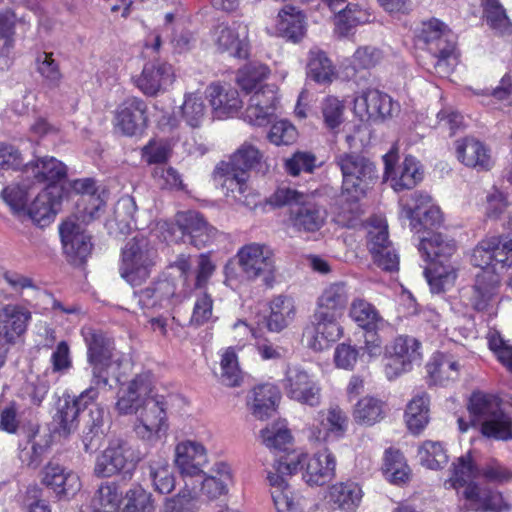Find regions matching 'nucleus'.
<instances>
[{
	"label": "nucleus",
	"instance_id": "0eeeda50",
	"mask_svg": "<svg viewBox=\"0 0 512 512\" xmlns=\"http://www.w3.org/2000/svg\"><path fill=\"white\" fill-rule=\"evenodd\" d=\"M142 460V454L129 441L123 438L111 439L107 447L100 452L93 467L97 478H110L122 474L131 479L136 465Z\"/></svg>",
	"mask_w": 512,
	"mask_h": 512
},
{
	"label": "nucleus",
	"instance_id": "13d9d810",
	"mask_svg": "<svg viewBox=\"0 0 512 512\" xmlns=\"http://www.w3.org/2000/svg\"><path fill=\"white\" fill-rule=\"evenodd\" d=\"M182 117L192 128H197L203 122L206 115L204 99L197 93H190L185 96L181 106Z\"/></svg>",
	"mask_w": 512,
	"mask_h": 512
},
{
	"label": "nucleus",
	"instance_id": "4c0bfd02",
	"mask_svg": "<svg viewBox=\"0 0 512 512\" xmlns=\"http://www.w3.org/2000/svg\"><path fill=\"white\" fill-rule=\"evenodd\" d=\"M231 475L229 467L224 462L216 463L212 469V474L206 475L203 472V478L195 479L197 489L208 499H216L227 492V482Z\"/></svg>",
	"mask_w": 512,
	"mask_h": 512
},
{
	"label": "nucleus",
	"instance_id": "6e6d98bb",
	"mask_svg": "<svg viewBox=\"0 0 512 512\" xmlns=\"http://www.w3.org/2000/svg\"><path fill=\"white\" fill-rule=\"evenodd\" d=\"M421 465L431 470L442 469L448 463V455L440 442L425 441L418 449Z\"/></svg>",
	"mask_w": 512,
	"mask_h": 512
},
{
	"label": "nucleus",
	"instance_id": "69168bd1",
	"mask_svg": "<svg viewBox=\"0 0 512 512\" xmlns=\"http://www.w3.org/2000/svg\"><path fill=\"white\" fill-rule=\"evenodd\" d=\"M263 443L270 449L276 451H288L292 436L287 428L275 427L265 428L261 431Z\"/></svg>",
	"mask_w": 512,
	"mask_h": 512
},
{
	"label": "nucleus",
	"instance_id": "e2e57ef3",
	"mask_svg": "<svg viewBox=\"0 0 512 512\" xmlns=\"http://www.w3.org/2000/svg\"><path fill=\"white\" fill-rule=\"evenodd\" d=\"M221 377L222 384L228 387L239 386L241 381V371L238 367V361L235 351L228 348L221 359Z\"/></svg>",
	"mask_w": 512,
	"mask_h": 512
},
{
	"label": "nucleus",
	"instance_id": "4be33fe9",
	"mask_svg": "<svg viewBox=\"0 0 512 512\" xmlns=\"http://www.w3.org/2000/svg\"><path fill=\"white\" fill-rule=\"evenodd\" d=\"M461 498L464 501L461 506L463 512H502L510 509L499 491L482 487L476 482L464 487Z\"/></svg>",
	"mask_w": 512,
	"mask_h": 512
},
{
	"label": "nucleus",
	"instance_id": "680f3d73",
	"mask_svg": "<svg viewBox=\"0 0 512 512\" xmlns=\"http://www.w3.org/2000/svg\"><path fill=\"white\" fill-rule=\"evenodd\" d=\"M316 160V156L311 152L297 151L285 159L284 168L293 177L299 176L302 172L313 173L316 168Z\"/></svg>",
	"mask_w": 512,
	"mask_h": 512
},
{
	"label": "nucleus",
	"instance_id": "72a5a7b5",
	"mask_svg": "<svg viewBox=\"0 0 512 512\" xmlns=\"http://www.w3.org/2000/svg\"><path fill=\"white\" fill-rule=\"evenodd\" d=\"M24 172L32 174L39 183H47L49 190L56 187L53 184L63 180L66 177V166L54 157L35 155L34 160L26 162Z\"/></svg>",
	"mask_w": 512,
	"mask_h": 512
},
{
	"label": "nucleus",
	"instance_id": "09e8293b",
	"mask_svg": "<svg viewBox=\"0 0 512 512\" xmlns=\"http://www.w3.org/2000/svg\"><path fill=\"white\" fill-rule=\"evenodd\" d=\"M370 15L360 9L357 4H347L345 8L339 9L335 17V31L346 36L352 28L359 24L369 22Z\"/></svg>",
	"mask_w": 512,
	"mask_h": 512
},
{
	"label": "nucleus",
	"instance_id": "5fc2aeb1",
	"mask_svg": "<svg viewBox=\"0 0 512 512\" xmlns=\"http://www.w3.org/2000/svg\"><path fill=\"white\" fill-rule=\"evenodd\" d=\"M37 72L43 78V83L49 89H56L62 81L59 64L53 58L52 52H40L36 56Z\"/></svg>",
	"mask_w": 512,
	"mask_h": 512
},
{
	"label": "nucleus",
	"instance_id": "f3484780",
	"mask_svg": "<svg viewBox=\"0 0 512 512\" xmlns=\"http://www.w3.org/2000/svg\"><path fill=\"white\" fill-rule=\"evenodd\" d=\"M191 267L190 255L186 254L178 255L168 267V269L178 274L179 280L182 282V288L188 289L189 294L193 290L206 288L216 269L208 254L198 256L194 275L191 273Z\"/></svg>",
	"mask_w": 512,
	"mask_h": 512
},
{
	"label": "nucleus",
	"instance_id": "37998d69",
	"mask_svg": "<svg viewBox=\"0 0 512 512\" xmlns=\"http://www.w3.org/2000/svg\"><path fill=\"white\" fill-rule=\"evenodd\" d=\"M426 368L434 384L445 385L458 378L460 365L452 355L438 352Z\"/></svg>",
	"mask_w": 512,
	"mask_h": 512
},
{
	"label": "nucleus",
	"instance_id": "a211bd4d",
	"mask_svg": "<svg viewBox=\"0 0 512 512\" xmlns=\"http://www.w3.org/2000/svg\"><path fill=\"white\" fill-rule=\"evenodd\" d=\"M282 382L290 399L310 407L321 403V388L300 366H288Z\"/></svg>",
	"mask_w": 512,
	"mask_h": 512
},
{
	"label": "nucleus",
	"instance_id": "4468645a",
	"mask_svg": "<svg viewBox=\"0 0 512 512\" xmlns=\"http://www.w3.org/2000/svg\"><path fill=\"white\" fill-rule=\"evenodd\" d=\"M174 462L185 482V487L197 490L194 480L203 478V468L208 463L204 446L190 440L178 443L175 447Z\"/></svg>",
	"mask_w": 512,
	"mask_h": 512
},
{
	"label": "nucleus",
	"instance_id": "2eb2a0df",
	"mask_svg": "<svg viewBox=\"0 0 512 512\" xmlns=\"http://www.w3.org/2000/svg\"><path fill=\"white\" fill-rule=\"evenodd\" d=\"M420 343L409 336H398L384 346L385 374L389 380L411 370L412 362L419 358Z\"/></svg>",
	"mask_w": 512,
	"mask_h": 512
},
{
	"label": "nucleus",
	"instance_id": "49530a36",
	"mask_svg": "<svg viewBox=\"0 0 512 512\" xmlns=\"http://www.w3.org/2000/svg\"><path fill=\"white\" fill-rule=\"evenodd\" d=\"M262 159V153L250 143H243L230 157L227 163L221 165L233 171L248 174L256 168Z\"/></svg>",
	"mask_w": 512,
	"mask_h": 512
},
{
	"label": "nucleus",
	"instance_id": "bf43d9fd",
	"mask_svg": "<svg viewBox=\"0 0 512 512\" xmlns=\"http://www.w3.org/2000/svg\"><path fill=\"white\" fill-rule=\"evenodd\" d=\"M92 512H116L119 506L117 486L113 482L102 483L93 498Z\"/></svg>",
	"mask_w": 512,
	"mask_h": 512
},
{
	"label": "nucleus",
	"instance_id": "a19ab883",
	"mask_svg": "<svg viewBox=\"0 0 512 512\" xmlns=\"http://www.w3.org/2000/svg\"><path fill=\"white\" fill-rule=\"evenodd\" d=\"M450 471L451 476L444 482V486L447 489L459 490L473 482L474 478L480 477V467L475 464L470 452L458 457L452 463Z\"/></svg>",
	"mask_w": 512,
	"mask_h": 512
},
{
	"label": "nucleus",
	"instance_id": "bb28decb",
	"mask_svg": "<svg viewBox=\"0 0 512 512\" xmlns=\"http://www.w3.org/2000/svg\"><path fill=\"white\" fill-rule=\"evenodd\" d=\"M152 382L149 374L136 375L125 389L120 391L116 409L120 414H135L151 397Z\"/></svg>",
	"mask_w": 512,
	"mask_h": 512
},
{
	"label": "nucleus",
	"instance_id": "338daca9",
	"mask_svg": "<svg viewBox=\"0 0 512 512\" xmlns=\"http://www.w3.org/2000/svg\"><path fill=\"white\" fill-rule=\"evenodd\" d=\"M196 494L197 490L185 487L176 496L166 500L163 512H196Z\"/></svg>",
	"mask_w": 512,
	"mask_h": 512
},
{
	"label": "nucleus",
	"instance_id": "39448f33",
	"mask_svg": "<svg viewBox=\"0 0 512 512\" xmlns=\"http://www.w3.org/2000/svg\"><path fill=\"white\" fill-rule=\"evenodd\" d=\"M468 410L473 426L479 425L483 436L495 440L512 439V419L501 409L498 400L482 392H474Z\"/></svg>",
	"mask_w": 512,
	"mask_h": 512
},
{
	"label": "nucleus",
	"instance_id": "6e6552de",
	"mask_svg": "<svg viewBox=\"0 0 512 512\" xmlns=\"http://www.w3.org/2000/svg\"><path fill=\"white\" fill-rule=\"evenodd\" d=\"M156 257V250L146 238H132L122 250L121 277L133 286L140 285L149 278Z\"/></svg>",
	"mask_w": 512,
	"mask_h": 512
},
{
	"label": "nucleus",
	"instance_id": "2f4dec72",
	"mask_svg": "<svg viewBox=\"0 0 512 512\" xmlns=\"http://www.w3.org/2000/svg\"><path fill=\"white\" fill-rule=\"evenodd\" d=\"M457 159L469 168L488 171L492 167L490 150L484 143L473 137L456 141Z\"/></svg>",
	"mask_w": 512,
	"mask_h": 512
},
{
	"label": "nucleus",
	"instance_id": "423d86ee",
	"mask_svg": "<svg viewBox=\"0 0 512 512\" xmlns=\"http://www.w3.org/2000/svg\"><path fill=\"white\" fill-rule=\"evenodd\" d=\"M334 163L342 174V192L353 200L365 196L379 178L375 163L362 153H339L335 156Z\"/></svg>",
	"mask_w": 512,
	"mask_h": 512
},
{
	"label": "nucleus",
	"instance_id": "e433bc0d",
	"mask_svg": "<svg viewBox=\"0 0 512 512\" xmlns=\"http://www.w3.org/2000/svg\"><path fill=\"white\" fill-rule=\"evenodd\" d=\"M38 433L39 425L36 423L29 422L21 428V434L24 435L27 443H32V445L30 449H21L19 458L23 464L33 469L40 466L49 449V440L47 438L35 441Z\"/></svg>",
	"mask_w": 512,
	"mask_h": 512
},
{
	"label": "nucleus",
	"instance_id": "8fccbe9b",
	"mask_svg": "<svg viewBox=\"0 0 512 512\" xmlns=\"http://www.w3.org/2000/svg\"><path fill=\"white\" fill-rule=\"evenodd\" d=\"M151 286L161 308H168L190 295L188 289H178L174 279L170 277L158 279Z\"/></svg>",
	"mask_w": 512,
	"mask_h": 512
},
{
	"label": "nucleus",
	"instance_id": "b1692460",
	"mask_svg": "<svg viewBox=\"0 0 512 512\" xmlns=\"http://www.w3.org/2000/svg\"><path fill=\"white\" fill-rule=\"evenodd\" d=\"M136 87L146 96H156L165 91L174 81L170 64L159 60L147 62L139 76L133 78Z\"/></svg>",
	"mask_w": 512,
	"mask_h": 512
},
{
	"label": "nucleus",
	"instance_id": "603ef678",
	"mask_svg": "<svg viewBox=\"0 0 512 512\" xmlns=\"http://www.w3.org/2000/svg\"><path fill=\"white\" fill-rule=\"evenodd\" d=\"M362 497L360 487L354 482L338 483L330 488V499L344 510H353Z\"/></svg>",
	"mask_w": 512,
	"mask_h": 512
},
{
	"label": "nucleus",
	"instance_id": "f257e3e1",
	"mask_svg": "<svg viewBox=\"0 0 512 512\" xmlns=\"http://www.w3.org/2000/svg\"><path fill=\"white\" fill-rule=\"evenodd\" d=\"M336 460L328 450L312 457L295 452L281 456L275 463V473L269 472L267 479L272 487L271 496L278 512H300L298 503L286 483L285 475L302 472L303 480L310 486H323L335 476Z\"/></svg>",
	"mask_w": 512,
	"mask_h": 512
},
{
	"label": "nucleus",
	"instance_id": "de8ad7c7",
	"mask_svg": "<svg viewBox=\"0 0 512 512\" xmlns=\"http://www.w3.org/2000/svg\"><path fill=\"white\" fill-rule=\"evenodd\" d=\"M405 420L408 429L414 433H420L429 422V397L422 394L413 398L407 405Z\"/></svg>",
	"mask_w": 512,
	"mask_h": 512
},
{
	"label": "nucleus",
	"instance_id": "dca6fc26",
	"mask_svg": "<svg viewBox=\"0 0 512 512\" xmlns=\"http://www.w3.org/2000/svg\"><path fill=\"white\" fill-rule=\"evenodd\" d=\"M135 415L138 423L134 431L142 440L156 441L160 438V433L167 429L166 402L162 396L151 395Z\"/></svg>",
	"mask_w": 512,
	"mask_h": 512
},
{
	"label": "nucleus",
	"instance_id": "473e14b6",
	"mask_svg": "<svg viewBox=\"0 0 512 512\" xmlns=\"http://www.w3.org/2000/svg\"><path fill=\"white\" fill-rule=\"evenodd\" d=\"M206 96L217 118L233 116L242 108V100L235 88L229 85L210 84Z\"/></svg>",
	"mask_w": 512,
	"mask_h": 512
},
{
	"label": "nucleus",
	"instance_id": "c756f323",
	"mask_svg": "<svg viewBox=\"0 0 512 512\" xmlns=\"http://www.w3.org/2000/svg\"><path fill=\"white\" fill-rule=\"evenodd\" d=\"M42 483L53 490L58 498L73 496L81 486L76 473L53 460L44 467Z\"/></svg>",
	"mask_w": 512,
	"mask_h": 512
},
{
	"label": "nucleus",
	"instance_id": "7c9ffc66",
	"mask_svg": "<svg viewBox=\"0 0 512 512\" xmlns=\"http://www.w3.org/2000/svg\"><path fill=\"white\" fill-rule=\"evenodd\" d=\"M31 319L30 310L23 305H0V335L8 341H17L26 332Z\"/></svg>",
	"mask_w": 512,
	"mask_h": 512
},
{
	"label": "nucleus",
	"instance_id": "5701e85b",
	"mask_svg": "<svg viewBox=\"0 0 512 512\" xmlns=\"http://www.w3.org/2000/svg\"><path fill=\"white\" fill-rule=\"evenodd\" d=\"M147 104L137 97L125 99L116 109L115 127L125 136L141 135L147 125Z\"/></svg>",
	"mask_w": 512,
	"mask_h": 512
},
{
	"label": "nucleus",
	"instance_id": "6ab92c4d",
	"mask_svg": "<svg viewBox=\"0 0 512 512\" xmlns=\"http://www.w3.org/2000/svg\"><path fill=\"white\" fill-rule=\"evenodd\" d=\"M397 157V149L394 147L383 156L384 177L391 179V185L395 191L414 188L423 178L419 162L415 157L408 155L395 167Z\"/></svg>",
	"mask_w": 512,
	"mask_h": 512
},
{
	"label": "nucleus",
	"instance_id": "412c9836",
	"mask_svg": "<svg viewBox=\"0 0 512 512\" xmlns=\"http://www.w3.org/2000/svg\"><path fill=\"white\" fill-rule=\"evenodd\" d=\"M500 277L493 270L479 271L475 283L461 291V301L477 312L487 311L493 297L496 295Z\"/></svg>",
	"mask_w": 512,
	"mask_h": 512
},
{
	"label": "nucleus",
	"instance_id": "a878e982",
	"mask_svg": "<svg viewBox=\"0 0 512 512\" xmlns=\"http://www.w3.org/2000/svg\"><path fill=\"white\" fill-rule=\"evenodd\" d=\"M177 223L188 242L198 249L210 245L217 235V229L197 211L178 214Z\"/></svg>",
	"mask_w": 512,
	"mask_h": 512
},
{
	"label": "nucleus",
	"instance_id": "ddd939ff",
	"mask_svg": "<svg viewBox=\"0 0 512 512\" xmlns=\"http://www.w3.org/2000/svg\"><path fill=\"white\" fill-rule=\"evenodd\" d=\"M400 206V217L410 220V228L415 232L432 229L442 223L441 211L431 204L429 195L415 192L410 199H401Z\"/></svg>",
	"mask_w": 512,
	"mask_h": 512
},
{
	"label": "nucleus",
	"instance_id": "1a4fd4ad",
	"mask_svg": "<svg viewBox=\"0 0 512 512\" xmlns=\"http://www.w3.org/2000/svg\"><path fill=\"white\" fill-rule=\"evenodd\" d=\"M471 264L480 271L493 270L497 275L512 267V238L491 236L483 239L473 249Z\"/></svg>",
	"mask_w": 512,
	"mask_h": 512
},
{
	"label": "nucleus",
	"instance_id": "774afa93",
	"mask_svg": "<svg viewBox=\"0 0 512 512\" xmlns=\"http://www.w3.org/2000/svg\"><path fill=\"white\" fill-rule=\"evenodd\" d=\"M142 159L148 164H165L170 155L171 147L163 140H150L141 150Z\"/></svg>",
	"mask_w": 512,
	"mask_h": 512
},
{
	"label": "nucleus",
	"instance_id": "f03ea898",
	"mask_svg": "<svg viewBox=\"0 0 512 512\" xmlns=\"http://www.w3.org/2000/svg\"><path fill=\"white\" fill-rule=\"evenodd\" d=\"M348 302V293L344 283H334L324 289L317 301L313 315L315 350H323L337 341L343 333L338 319Z\"/></svg>",
	"mask_w": 512,
	"mask_h": 512
},
{
	"label": "nucleus",
	"instance_id": "7ed1b4c3",
	"mask_svg": "<svg viewBox=\"0 0 512 512\" xmlns=\"http://www.w3.org/2000/svg\"><path fill=\"white\" fill-rule=\"evenodd\" d=\"M455 250L454 240L441 233L421 238L419 251L429 261L424 273L432 292L441 293L454 284L457 274L449 259Z\"/></svg>",
	"mask_w": 512,
	"mask_h": 512
},
{
	"label": "nucleus",
	"instance_id": "ea45409f",
	"mask_svg": "<svg viewBox=\"0 0 512 512\" xmlns=\"http://www.w3.org/2000/svg\"><path fill=\"white\" fill-rule=\"evenodd\" d=\"M428 52L435 58L434 68L439 74H448L455 64L454 50L455 37L448 29L445 35L440 36L427 48Z\"/></svg>",
	"mask_w": 512,
	"mask_h": 512
},
{
	"label": "nucleus",
	"instance_id": "9b49d317",
	"mask_svg": "<svg viewBox=\"0 0 512 512\" xmlns=\"http://www.w3.org/2000/svg\"><path fill=\"white\" fill-rule=\"evenodd\" d=\"M99 396L98 389L90 386L85 389L77 397L68 396L64 399V403L59 406L54 416L57 424L56 431L62 436H69L73 433L80 422L83 421V415L87 414L92 405H98L95 401Z\"/></svg>",
	"mask_w": 512,
	"mask_h": 512
},
{
	"label": "nucleus",
	"instance_id": "c9c22d12",
	"mask_svg": "<svg viewBox=\"0 0 512 512\" xmlns=\"http://www.w3.org/2000/svg\"><path fill=\"white\" fill-rule=\"evenodd\" d=\"M276 27L282 37L299 42L306 34L305 15L298 8L286 5L278 13Z\"/></svg>",
	"mask_w": 512,
	"mask_h": 512
},
{
	"label": "nucleus",
	"instance_id": "79ce46f5",
	"mask_svg": "<svg viewBox=\"0 0 512 512\" xmlns=\"http://www.w3.org/2000/svg\"><path fill=\"white\" fill-rule=\"evenodd\" d=\"M252 414L263 420L271 417L276 412L277 403L280 400L278 388L273 384L259 385L253 390Z\"/></svg>",
	"mask_w": 512,
	"mask_h": 512
},
{
	"label": "nucleus",
	"instance_id": "cd10ccee",
	"mask_svg": "<svg viewBox=\"0 0 512 512\" xmlns=\"http://www.w3.org/2000/svg\"><path fill=\"white\" fill-rule=\"evenodd\" d=\"M368 247L374 263L384 271L398 270L399 257L389 240L387 226L373 227L368 232Z\"/></svg>",
	"mask_w": 512,
	"mask_h": 512
},
{
	"label": "nucleus",
	"instance_id": "052dcab7",
	"mask_svg": "<svg viewBox=\"0 0 512 512\" xmlns=\"http://www.w3.org/2000/svg\"><path fill=\"white\" fill-rule=\"evenodd\" d=\"M483 6L486 22L493 30L500 34L510 30L509 19L498 0H483Z\"/></svg>",
	"mask_w": 512,
	"mask_h": 512
},
{
	"label": "nucleus",
	"instance_id": "f8f14e48",
	"mask_svg": "<svg viewBox=\"0 0 512 512\" xmlns=\"http://www.w3.org/2000/svg\"><path fill=\"white\" fill-rule=\"evenodd\" d=\"M239 266L248 279L263 278L267 286L273 282L275 271L274 254L265 244L250 243L237 253Z\"/></svg>",
	"mask_w": 512,
	"mask_h": 512
},
{
	"label": "nucleus",
	"instance_id": "393cba45",
	"mask_svg": "<svg viewBox=\"0 0 512 512\" xmlns=\"http://www.w3.org/2000/svg\"><path fill=\"white\" fill-rule=\"evenodd\" d=\"M399 106L392 101V98L377 89L362 91L354 99V110L361 118L378 120L393 116L398 112Z\"/></svg>",
	"mask_w": 512,
	"mask_h": 512
},
{
	"label": "nucleus",
	"instance_id": "a18cd8bd",
	"mask_svg": "<svg viewBox=\"0 0 512 512\" xmlns=\"http://www.w3.org/2000/svg\"><path fill=\"white\" fill-rule=\"evenodd\" d=\"M56 199L52 190L49 188L44 189L40 192L33 202L28 206L26 213L30 219L44 226L54 218L56 211Z\"/></svg>",
	"mask_w": 512,
	"mask_h": 512
},
{
	"label": "nucleus",
	"instance_id": "aec40b11",
	"mask_svg": "<svg viewBox=\"0 0 512 512\" xmlns=\"http://www.w3.org/2000/svg\"><path fill=\"white\" fill-rule=\"evenodd\" d=\"M64 254L74 266L84 264L93 250L91 235L75 221L67 220L59 227Z\"/></svg>",
	"mask_w": 512,
	"mask_h": 512
},
{
	"label": "nucleus",
	"instance_id": "864d4df0",
	"mask_svg": "<svg viewBox=\"0 0 512 512\" xmlns=\"http://www.w3.org/2000/svg\"><path fill=\"white\" fill-rule=\"evenodd\" d=\"M384 417V403L374 397L366 396L360 399L354 410L356 422L364 425H373Z\"/></svg>",
	"mask_w": 512,
	"mask_h": 512
},
{
	"label": "nucleus",
	"instance_id": "9d476101",
	"mask_svg": "<svg viewBox=\"0 0 512 512\" xmlns=\"http://www.w3.org/2000/svg\"><path fill=\"white\" fill-rule=\"evenodd\" d=\"M87 345V360L92 369V385L96 388L107 385L108 369L111 367L114 345L101 331L87 329L83 332Z\"/></svg>",
	"mask_w": 512,
	"mask_h": 512
},
{
	"label": "nucleus",
	"instance_id": "0e129e2a",
	"mask_svg": "<svg viewBox=\"0 0 512 512\" xmlns=\"http://www.w3.org/2000/svg\"><path fill=\"white\" fill-rule=\"evenodd\" d=\"M1 197L14 214L26 213L28 192L25 186L9 185L2 190Z\"/></svg>",
	"mask_w": 512,
	"mask_h": 512
},
{
	"label": "nucleus",
	"instance_id": "3c124183",
	"mask_svg": "<svg viewBox=\"0 0 512 512\" xmlns=\"http://www.w3.org/2000/svg\"><path fill=\"white\" fill-rule=\"evenodd\" d=\"M307 75L315 82L328 84L332 82L334 70L330 59L320 50H311L307 64Z\"/></svg>",
	"mask_w": 512,
	"mask_h": 512
},
{
	"label": "nucleus",
	"instance_id": "c85d7f7f",
	"mask_svg": "<svg viewBox=\"0 0 512 512\" xmlns=\"http://www.w3.org/2000/svg\"><path fill=\"white\" fill-rule=\"evenodd\" d=\"M248 29L246 25L234 22L231 26L220 24L215 29V42L222 52L246 59L249 55Z\"/></svg>",
	"mask_w": 512,
	"mask_h": 512
},
{
	"label": "nucleus",
	"instance_id": "4d7b16f0",
	"mask_svg": "<svg viewBox=\"0 0 512 512\" xmlns=\"http://www.w3.org/2000/svg\"><path fill=\"white\" fill-rule=\"evenodd\" d=\"M123 512H154L155 505L152 494L141 486H134L127 490Z\"/></svg>",
	"mask_w": 512,
	"mask_h": 512
},
{
	"label": "nucleus",
	"instance_id": "f704fd0d",
	"mask_svg": "<svg viewBox=\"0 0 512 512\" xmlns=\"http://www.w3.org/2000/svg\"><path fill=\"white\" fill-rule=\"evenodd\" d=\"M104 408L100 405H92L87 414L83 415L82 444L86 453L96 452L104 440Z\"/></svg>",
	"mask_w": 512,
	"mask_h": 512
},
{
	"label": "nucleus",
	"instance_id": "c03bdc74",
	"mask_svg": "<svg viewBox=\"0 0 512 512\" xmlns=\"http://www.w3.org/2000/svg\"><path fill=\"white\" fill-rule=\"evenodd\" d=\"M149 478L154 490L160 494H169L175 488V477L168 460L157 456L148 461Z\"/></svg>",
	"mask_w": 512,
	"mask_h": 512
},
{
	"label": "nucleus",
	"instance_id": "20e7f679",
	"mask_svg": "<svg viewBox=\"0 0 512 512\" xmlns=\"http://www.w3.org/2000/svg\"><path fill=\"white\" fill-rule=\"evenodd\" d=\"M269 203L275 207L289 206V220L298 232L314 233L325 224L328 213L324 206L317 203L310 194L290 187H279L269 197Z\"/></svg>",
	"mask_w": 512,
	"mask_h": 512
},
{
	"label": "nucleus",
	"instance_id": "58836bf2",
	"mask_svg": "<svg viewBox=\"0 0 512 512\" xmlns=\"http://www.w3.org/2000/svg\"><path fill=\"white\" fill-rule=\"evenodd\" d=\"M349 315L364 330H391V326L383 319L375 306L364 299H355L351 303Z\"/></svg>",
	"mask_w": 512,
	"mask_h": 512
}]
</instances>
